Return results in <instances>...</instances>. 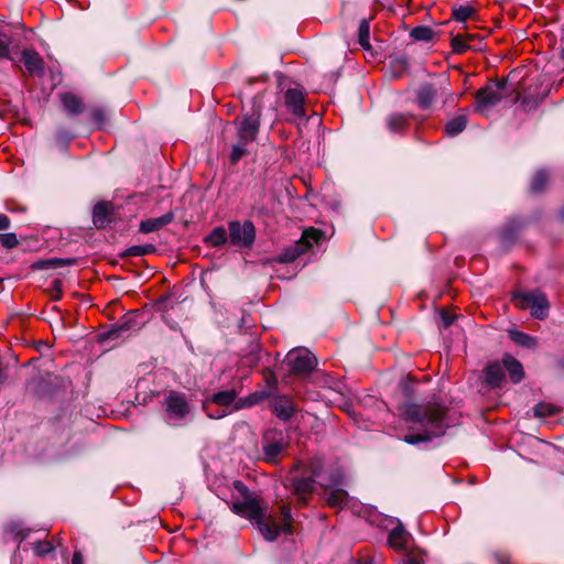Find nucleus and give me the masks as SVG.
Returning <instances> with one entry per match:
<instances>
[{
  "mask_svg": "<svg viewBox=\"0 0 564 564\" xmlns=\"http://www.w3.org/2000/svg\"><path fill=\"white\" fill-rule=\"evenodd\" d=\"M234 488L239 494L241 500L235 499L230 503V510L252 522H254L268 541H274L280 533H291L292 517L289 506H283L281 509L284 523L278 524L274 517L267 514L262 506V501L258 499L240 480L234 481Z\"/></svg>",
  "mask_w": 564,
  "mask_h": 564,
  "instance_id": "f257e3e1",
  "label": "nucleus"
},
{
  "mask_svg": "<svg viewBox=\"0 0 564 564\" xmlns=\"http://www.w3.org/2000/svg\"><path fill=\"white\" fill-rule=\"evenodd\" d=\"M402 415L405 422L412 424V429L419 431L417 433L404 436V442L411 445L430 442L435 437H440L445 434V430L448 426L446 409L438 402L404 404Z\"/></svg>",
  "mask_w": 564,
  "mask_h": 564,
  "instance_id": "f03ea898",
  "label": "nucleus"
},
{
  "mask_svg": "<svg viewBox=\"0 0 564 564\" xmlns=\"http://www.w3.org/2000/svg\"><path fill=\"white\" fill-rule=\"evenodd\" d=\"M261 121V107L253 104L249 112L242 113L234 120L236 142L231 147L229 161L237 164L243 156L250 154V147L256 142Z\"/></svg>",
  "mask_w": 564,
  "mask_h": 564,
  "instance_id": "7ed1b4c3",
  "label": "nucleus"
},
{
  "mask_svg": "<svg viewBox=\"0 0 564 564\" xmlns=\"http://www.w3.org/2000/svg\"><path fill=\"white\" fill-rule=\"evenodd\" d=\"M512 301L520 310L529 308L535 318L543 319L547 316L550 304L545 294L539 290L517 292L513 294Z\"/></svg>",
  "mask_w": 564,
  "mask_h": 564,
  "instance_id": "20e7f679",
  "label": "nucleus"
},
{
  "mask_svg": "<svg viewBox=\"0 0 564 564\" xmlns=\"http://www.w3.org/2000/svg\"><path fill=\"white\" fill-rule=\"evenodd\" d=\"M323 464L318 458H313L308 462L307 469L310 475L294 477L291 481L292 491L302 503L307 501V498L314 490L315 479L319 476Z\"/></svg>",
  "mask_w": 564,
  "mask_h": 564,
  "instance_id": "39448f33",
  "label": "nucleus"
},
{
  "mask_svg": "<svg viewBox=\"0 0 564 564\" xmlns=\"http://www.w3.org/2000/svg\"><path fill=\"white\" fill-rule=\"evenodd\" d=\"M503 88V83L492 82L477 90L475 110L480 113L489 111L502 99Z\"/></svg>",
  "mask_w": 564,
  "mask_h": 564,
  "instance_id": "423d86ee",
  "label": "nucleus"
},
{
  "mask_svg": "<svg viewBox=\"0 0 564 564\" xmlns=\"http://www.w3.org/2000/svg\"><path fill=\"white\" fill-rule=\"evenodd\" d=\"M229 241L234 246L250 247L254 241L256 229L251 221H231L228 226Z\"/></svg>",
  "mask_w": 564,
  "mask_h": 564,
  "instance_id": "0eeeda50",
  "label": "nucleus"
},
{
  "mask_svg": "<svg viewBox=\"0 0 564 564\" xmlns=\"http://www.w3.org/2000/svg\"><path fill=\"white\" fill-rule=\"evenodd\" d=\"M286 361L292 372L307 375L316 366V358L306 349H294L286 355Z\"/></svg>",
  "mask_w": 564,
  "mask_h": 564,
  "instance_id": "6e6552de",
  "label": "nucleus"
},
{
  "mask_svg": "<svg viewBox=\"0 0 564 564\" xmlns=\"http://www.w3.org/2000/svg\"><path fill=\"white\" fill-rule=\"evenodd\" d=\"M322 236V232L317 229L311 228L303 232L301 241L296 242L291 249L285 250L281 257V262H292L299 256L304 253L312 242H317Z\"/></svg>",
  "mask_w": 564,
  "mask_h": 564,
  "instance_id": "1a4fd4ad",
  "label": "nucleus"
},
{
  "mask_svg": "<svg viewBox=\"0 0 564 564\" xmlns=\"http://www.w3.org/2000/svg\"><path fill=\"white\" fill-rule=\"evenodd\" d=\"M286 441L282 433L265 434L262 440V452L265 462L276 464L279 456L286 448Z\"/></svg>",
  "mask_w": 564,
  "mask_h": 564,
  "instance_id": "9d476101",
  "label": "nucleus"
},
{
  "mask_svg": "<svg viewBox=\"0 0 564 564\" xmlns=\"http://www.w3.org/2000/svg\"><path fill=\"white\" fill-rule=\"evenodd\" d=\"M164 409L169 420L181 421L189 412V405L181 393L172 392L164 400Z\"/></svg>",
  "mask_w": 564,
  "mask_h": 564,
  "instance_id": "9b49d317",
  "label": "nucleus"
},
{
  "mask_svg": "<svg viewBox=\"0 0 564 564\" xmlns=\"http://www.w3.org/2000/svg\"><path fill=\"white\" fill-rule=\"evenodd\" d=\"M284 104L294 116L303 118L305 111V94L300 88H289L284 94Z\"/></svg>",
  "mask_w": 564,
  "mask_h": 564,
  "instance_id": "f8f14e48",
  "label": "nucleus"
},
{
  "mask_svg": "<svg viewBox=\"0 0 564 564\" xmlns=\"http://www.w3.org/2000/svg\"><path fill=\"white\" fill-rule=\"evenodd\" d=\"M22 61L29 74L41 75L43 73L44 62L36 51L30 48L23 50Z\"/></svg>",
  "mask_w": 564,
  "mask_h": 564,
  "instance_id": "ddd939ff",
  "label": "nucleus"
},
{
  "mask_svg": "<svg viewBox=\"0 0 564 564\" xmlns=\"http://www.w3.org/2000/svg\"><path fill=\"white\" fill-rule=\"evenodd\" d=\"M485 381L488 386L496 388L500 387L505 379L503 364L490 362L484 369Z\"/></svg>",
  "mask_w": 564,
  "mask_h": 564,
  "instance_id": "4468645a",
  "label": "nucleus"
},
{
  "mask_svg": "<svg viewBox=\"0 0 564 564\" xmlns=\"http://www.w3.org/2000/svg\"><path fill=\"white\" fill-rule=\"evenodd\" d=\"M174 215L172 213L164 214L156 218H149L140 224V231L143 234H150L160 230L164 226L172 223Z\"/></svg>",
  "mask_w": 564,
  "mask_h": 564,
  "instance_id": "2eb2a0df",
  "label": "nucleus"
},
{
  "mask_svg": "<svg viewBox=\"0 0 564 564\" xmlns=\"http://www.w3.org/2000/svg\"><path fill=\"white\" fill-rule=\"evenodd\" d=\"M437 90L431 84H423L416 90V102L423 110L430 109L435 100Z\"/></svg>",
  "mask_w": 564,
  "mask_h": 564,
  "instance_id": "dca6fc26",
  "label": "nucleus"
},
{
  "mask_svg": "<svg viewBox=\"0 0 564 564\" xmlns=\"http://www.w3.org/2000/svg\"><path fill=\"white\" fill-rule=\"evenodd\" d=\"M503 368L508 372L513 383H519L524 377V370L519 360L510 355H506L502 359Z\"/></svg>",
  "mask_w": 564,
  "mask_h": 564,
  "instance_id": "f3484780",
  "label": "nucleus"
},
{
  "mask_svg": "<svg viewBox=\"0 0 564 564\" xmlns=\"http://www.w3.org/2000/svg\"><path fill=\"white\" fill-rule=\"evenodd\" d=\"M293 402L286 397H279L273 402V412L281 420H289L294 414Z\"/></svg>",
  "mask_w": 564,
  "mask_h": 564,
  "instance_id": "a211bd4d",
  "label": "nucleus"
},
{
  "mask_svg": "<svg viewBox=\"0 0 564 564\" xmlns=\"http://www.w3.org/2000/svg\"><path fill=\"white\" fill-rule=\"evenodd\" d=\"M388 543L395 550H404L408 543V532L399 523L389 534Z\"/></svg>",
  "mask_w": 564,
  "mask_h": 564,
  "instance_id": "6ab92c4d",
  "label": "nucleus"
},
{
  "mask_svg": "<svg viewBox=\"0 0 564 564\" xmlns=\"http://www.w3.org/2000/svg\"><path fill=\"white\" fill-rule=\"evenodd\" d=\"M61 100L66 111L70 115H79L85 110L82 99L70 93L61 95Z\"/></svg>",
  "mask_w": 564,
  "mask_h": 564,
  "instance_id": "aec40b11",
  "label": "nucleus"
},
{
  "mask_svg": "<svg viewBox=\"0 0 564 564\" xmlns=\"http://www.w3.org/2000/svg\"><path fill=\"white\" fill-rule=\"evenodd\" d=\"M410 118L411 116L404 113H391L387 118V127L393 133L402 132L409 127Z\"/></svg>",
  "mask_w": 564,
  "mask_h": 564,
  "instance_id": "412c9836",
  "label": "nucleus"
},
{
  "mask_svg": "<svg viewBox=\"0 0 564 564\" xmlns=\"http://www.w3.org/2000/svg\"><path fill=\"white\" fill-rule=\"evenodd\" d=\"M236 398H237V392L235 389L220 391V392L213 394L209 399H207L205 402V406H207V404L209 402L215 403L220 406H228L235 402Z\"/></svg>",
  "mask_w": 564,
  "mask_h": 564,
  "instance_id": "4be33fe9",
  "label": "nucleus"
},
{
  "mask_svg": "<svg viewBox=\"0 0 564 564\" xmlns=\"http://www.w3.org/2000/svg\"><path fill=\"white\" fill-rule=\"evenodd\" d=\"M109 204L106 202H99L95 205L93 212V220L96 227H105L109 223Z\"/></svg>",
  "mask_w": 564,
  "mask_h": 564,
  "instance_id": "5701e85b",
  "label": "nucleus"
},
{
  "mask_svg": "<svg viewBox=\"0 0 564 564\" xmlns=\"http://www.w3.org/2000/svg\"><path fill=\"white\" fill-rule=\"evenodd\" d=\"M467 120L465 116H457L449 120L445 126V133L454 137L464 131L466 128Z\"/></svg>",
  "mask_w": 564,
  "mask_h": 564,
  "instance_id": "b1692460",
  "label": "nucleus"
},
{
  "mask_svg": "<svg viewBox=\"0 0 564 564\" xmlns=\"http://www.w3.org/2000/svg\"><path fill=\"white\" fill-rule=\"evenodd\" d=\"M358 42L360 46L369 51L371 48L370 44V24L366 19L361 20L358 28Z\"/></svg>",
  "mask_w": 564,
  "mask_h": 564,
  "instance_id": "393cba45",
  "label": "nucleus"
},
{
  "mask_svg": "<svg viewBox=\"0 0 564 564\" xmlns=\"http://www.w3.org/2000/svg\"><path fill=\"white\" fill-rule=\"evenodd\" d=\"M326 495L327 503L330 507L341 508L344 505H346L348 499L347 492L343 489H332Z\"/></svg>",
  "mask_w": 564,
  "mask_h": 564,
  "instance_id": "a878e982",
  "label": "nucleus"
},
{
  "mask_svg": "<svg viewBox=\"0 0 564 564\" xmlns=\"http://www.w3.org/2000/svg\"><path fill=\"white\" fill-rule=\"evenodd\" d=\"M510 337L516 344H518L520 346H523L527 348H535L536 347V339L523 332L511 330Z\"/></svg>",
  "mask_w": 564,
  "mask_h": 564,
  "instance_id": "bb28decb",
  "label": "nucleus"
},
{
  "mask_svg": "<svg viewBox=\"0 0 564 564\" xmlns=\"http://www.w3.org/2000/svg\"><path fill=\"white\" fill-rule=\"evenodd\" d=\"M229 237H227V231L224 227H216L213 229L210 235L207 237V242L214 247H219L224 245Z\"/></svg>",
  "mask_w": 564,
  "mask_h": 564,
  "instance_id": "cd10ccee",
  "label": "nucleus"
},
{
  "mask_svg": "<svg viewBox=\"0 0 564 564\" xmlns=\"http://www.w3.org/2000/svg\"><path fill=\"white\" fill-rule=\"evenodd\" d=\"M475 12V9L470 6H459L457 8H453V18L458 22H465L474 15Z\"/></svg>",
  "mask_w": 564,
  "mask_h": 564,
  "instance_id": "c85d7f7f",
  "label": "nucleus"
},
{
  "mask_svg": "<svg viewBox=\"0 0 564 564\" xmlns=\"http://www.w3.org/2000/svg\"><path fill=\"white\" fill-rule=\"evenodd\" d=\"M547 183V175L544 171H538L533 177H532V181H531V192L533 193H539L541 192L544 186L546 185Z\"/></svg>",
  "mask_w": 564,
  "mask_h": 564,
  "instance_id": "c756f323",
  "label": "nucleus"
},
{
  "mask_svg": "<svg viewBox=\"0 0 564 564\" xmlns=\"http://www.w3.org/2000/svg\"><path fill=\"white\" fill-rule=\"evenodd\" d=\"M434 32L429 26H416L411 31V36L416 41H431L433 39Z\"/></svg>",
  "mask_w": 564,
  "mask_h": 564,
  "instance_id": "7c9ffc66",
  "label": "nucleus"
},
{
  "mask_svg": "<svg viewBox=\"0 0 564 564\" xmlns=\"http://www.w3.org/2000/svg\"><path fill=\"white\" fill-rule=\"evenodd\" d=\"M557 412V409L550 403H539L533 408V414L535 417H546L554 415Z\"/></svg>",
  "mask_w": 564,
  "mask_h": 564,
  "instance_id": "2f4dec72",
  "label": "nucleus"
},
{
  "mask_svg": "<svg viewBox=\"0 0 564 564\" xmlns=\"http://www.w3.org/2000/svg\"><path fill=\"white\" fill-rule=\"evenodd\" d=\"M154 250V247L151 245L145 246H132L127 249L126 254L130 257H141L148 254Z\"/></svg>",
  "mask_w": 564,
  "mask_h": 564,
  "instance_id": "473e14b6",
  "label": "nucleus"
},
{
  "mask_svg": "<svg viewBox=\"0 0 564 564\" xmlns=\"http://www.w3.org/2000/svg\"><path fill=\"white\" fill-rule=\"evenodd\" d=\"M33 550L37 556H45L54 550V545L50 541H39L34 543Z\"/></svg>",
  "mask_w": 564,
  "mask_h": 564,
  "instance_id": "72a5a7b5",
  "label": "nucleus"
},
{
  "mask_svg": "<svg viewBox=\"0 0 564 564\" xmlns=\"http://www.w3.org/2000/svg\"><path fill=\"white\" fill-rule=\"evenodd\" d=\"M261 400V395L258 393L250 394L247 398H241L235 403V409L240 410L243 408L251 406Z\"/></svg>",
  "mask_w": 564,
  "mask_h": 564,
  "instance_id": "f704fd0d",
  "label": "nucleus"
},
{
  "mask_svg": "<svg viewBox=\"0 0 564 564\" xmlns=\"http://www.w3.org/2000/svg\"><path fill=\"white\" fill-rule=\"evenodd\" d=\"M408 66H409V63H408L406 57H404V56L397 57V58L391 61V67L394 70L397 76H399L403 72H405Z\"/></svg>",
  "mask_w": 564,
  "mask_h": 564,
  "instance_id": "c9c22d12",
  "label": "nucleus"
},
{
  "mask_svg": "<svg viewBox=\"0 0 564 564\" xmlns=\"http://www.w3.org/2000/svg\"><path fill=\"white\" fill-rule=\"evenodd\" d=\"M63 294V283L61 280H53L50 285V295L53 301H58L62 299Z\"/></svg>",
  "mask_w": 564,
  "mask_h": 564,
  "instance_id": "e433bc0d",
  "label": "nucleus"
},
{
  "mask_svg": "<svg viewBox=\"0 0 564 564\" xmlns=\"http://www.w3.org/2000/svg\"><path fill=\"white\" fill-rule=\"evenodd\" d=\"M0 242L4 248L12 249L18 246L19 240L15 234H2L0 235Z\"/></svg>",
  "mask_w": 564,
  "mask_h": 564,
  "instance_id": "4c0bfd02",
  "label": "nucleus"
},
{
  "mask_svg": "<svg viewBox=\"0 0 564 564\" xmlns=\"http://www.w3.org/2000/svg\"><path fill=\"white\" fill-rule=\"evenodd\" d=\"M72 260H64V259H51V260H46V261H40V262H36L33 268H36V269H45V268H48V267H61L62 264H65V263H70Z\"/></svg>",
  "mask_w": 564,
  "mask_h": 564,
  "instance_id": "58836bf2",
  "label": "nucleus"
},
{
  "mask_svg": "<svg viewBox=\"0 0 564 564\" xmlns=\"http://www.w3.org/2000/svg\"><path fill=\"white\" fill-rule=\"evenodd\" d=\"M10 37L0 33V59L9 57Z\"/></svg>",
  "mask_w": 564,
  "mask_h": 564,
  "instance_id": "ea45409f",
  "label": "nucleus"
},
{
  "mask_svg": "<svg viewBox=\"0 0 564 564\" xmlns=\"http://www.w3.org/2000/svg\"><path fill=\"white\" fill-rule=\"evenodd\" d=\"M91 120L98 126L101 127L105 122V112L100 108H95L90 112Z\"/></svg>",
  "mask_w": 564,
  "mask_h": 564,
  "instance_id": "a19ab883",
  "label": "nucleus"
},
{
  "mask_svg": "<svg viewBox=\"0 0 564 564\" xmlns=\"http://www.w3.org/2000/svg\"><path fill=\"white\" fill-rule=\"evenodd\" d=\"M132 326L130 324V321L129 318L127 317L124 321L121 322V324L116 328V329H112L110 333H109V337H118V334L120 332H123V330H128L130 329Z\"/></svg>",
  "mask_w": 564,
  "mask_h": 564,
  "instance_id": "79ce46f5",
  "label": "nucleus"
},
{
  "mask_svg": "<svg viewBox=\"0 0 564 564\" xmlns=\"http://www.w3.org/2000/svg\"><path fill=\"white\" fill-rule=\"evenodd\" d=\"M452 46L456 52H463L466 47L464 40L460 35H456L455 37H453Z\"/></svg>",
  "mask_w": 564,
  "mask_h": 564,
  "instance_id": "37998d69",
  "label": "nucleus"
},
{
  "mask_svg": "<svg viewBox=\"0 0 564 564\" xmlns=\"http://www.w3.org/2000/svg\"><path fill=\"white\" fill-rule=\"evenodd\" d=\"M10 227V219L7 215L0 214V230H6Z\"/></svg>",
  "mask_w": 564,
  "mask_h": 564,
  "instance_id": "c03bdc74",
  "label": "nucleus"
},
{
  "mask_svg": "<svg viewBox=\"0 0 564 564\" xmlns=\"http://www.w3.org/2000/svg\"><path fill=\"white\" fill-rule=\"evenodd\" d=\"M72 564H84L83 555L79 551H75L72 558Z\"/></svg>",
  "mask_w": 564,
  "mask_h": 564,
  "instance_id": "a18cd8bd",
  "label": "nucleus"
},
{
  "mask_svg": "<svg viewBox=\"0 0 564 564\" xmlns=\"http://www.w3.org/2000/svg\"><path fill=\"white\" fill-rule=\"evenodd\" d=\"M57 139L59 141H68L70 139V137L64 131H58Z\"/></svg>",
  "mask_w": 564,
  "mask_h": 564,
  "instance_id": "49530a36",
  "label": "nucleus"
},
{
  "mask_svg": "<svg viewBox=\"0 0 564 564\" xmlns=\"http://www.w3.org/2000/svg\"><path fill=\"white\" fill-rule=\"evenodd\" d=\"M226 414H227L226 411H221V412H217L215 414L208 413V416L212 419H220V417H224Z\"/></svg>",
  "mask_w": 564,
  "mask_h": 564,
  "instance_id": "de8ad7c7",
  "label": "nucleus"
},
{
  "mask_svg": "<svg viewBox=\"0 0 564 564\" xmlns=\"http://www.w3.org/2000/svg\"><path fill=\"white\" fill-rule=\"evenodd\" d=\"M404 564H422L417 558L409 557L404 561Z\"/></svg>",
  "mask_w": 564,
  "mask_h": 564,
  "instance_id": "09e8293b",
  "label": "nucleus"
},
{
  "mask_svg": "<svg viewBox=\"0 0 564 564\" xmlns=\"http://www.w3.org/2000/svg\"><path fill=\"white\" fill-rule=\"evenodd\" d=\"M443 321L445 326H449L453 322L452 317H448L446 315H443Z\"/></svg>",
  "mask_w": 564,
  "mask_h": 564,
  "instance_id": "8fccbe9b",
  "label": "nucleus"
},
{
  "mask_svg": "<svg viewBox=\"0 0 564 564\" xmlns=\"http://www.w3.org/2000/svg\"><path fill=\"white\" fill-rule=\"evenodd\" d=\"M354 564H372V563L371 562H360V561H357Z\"/></svg>",
  "mask_w": 564,
  "mask_h": 564,
  "instance_id": "3c124183",
  "label": "nucleus"
},
{
  "mask_svg": "<svg viewBox=\"0 0 564 564\" xmlns=\"http://www.w3.org/2000/svg\"><path fill=\"white\" fill-rule=\"evenodd\" d=\"M561 58L564 61V47L561 51Z\"/></svg>",
  "mask_w": 564,
  "mask_h": 564,
  "instance_id": "603ef678",
  "label": "nucleus"
},
{
  "mask_svg": "<svg viewBox=\"0 0 564 564\" xmlns=\"http://www.w3.org/2000/svg\"><path fill=\"white\" fill-rule=\"evenodd\" d=\"M561 218L564 219V208L561 210Z\"/></svg>",
  "mask_w": 564,
  "mask_h": 564,
  "instance_id": "864d4df0",
  "label": "nucleus"
}]
</instances>
